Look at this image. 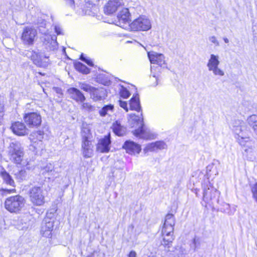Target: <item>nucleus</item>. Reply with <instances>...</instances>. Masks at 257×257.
I'll return each mask as SVG.
<instances>
[{
  "mask_svg": "<svg viewBox=\"0 0 257 257\" xmlns=\"http://www.w3.org/2000/svg\"><path fill=\"white\" fill-rule=\"evenodd\" d=\"M119 106L123 108L126 111H128L127 103L126 101L119 100Z\"/></svg>",
  "mask_w": 257,
  "mask_h": 257,
  "instance_id": "nucleus-45",
  "label": "nucleus"
},
{
  "mask_svg": "<svg viewBox=\"0 0 257 257\" xmlns=\"http://www.w3.org/2000/svg\"><path fill=\"white\" fill-rule=\"evenodd\" d=\"M122 0H109L104 7V12L107 15H111L115 12L120 7Z\"/></svg>",
  "mask_w": 257,
  "mask_h": 257,
  "instance_id": "nucleus-22",
  "label": "nucleus"
},
{
  "mask_svg": "<svg viewBox=\"0 0 257 257\" xmlns=\"http://www.w3.org/2000/svg\"><path fill=\"white\" fill-rule=\"evenodd\" d=\"M120 95L123 98H127L130 96L131 93L126 88L122 87L120 91Z\"/></svg>",
  "mask_w": 257,
  "mask_h": 257,
  "instance_id": "nucleus-37",
  "label": "nucleus"
},
{
  "mask_svg": "<svg viewBox=\"0 0 257 257\" xmlns=\"http://www.w3.org/2000/svg\"><path fill=\"white\" fill-rule=\"evenodd\" d=\"M153 77L155 78V82L153 84H152V86L154 87H156L159 83V79L158 77H156V76L155 75H153Z\"/></svg>",
  "mask_w": 257,
  "mask_h": 257,
  "instance_id": "nucleus-52",
  "label": "nucleus"
},
{
  "mask_svg": "<svg viewBox=\"0 0 257 257\" xmlns=\"http://www.w3.org/2000/svg\"><path fill=\"white\" fill-rule=\"evenodd\" d=\"M223 40L225 43H229V40L227 38H224Z\"/></svg>",
  "mask_w": 257,
  "mask_h": 257,
  "instance_id": "nucleus-55",
  "label": "nucleus"
},
{
  "mask_svg": "<svg viewBox=\"0 0 257 257\" xmlns=\"http://www.w3.org/2000/svg\"><path fill=\"white\" fill-rule=\"evenodd\" d=\"M112 129L114 134L119 137L123 136L126 133V127L121 125L118 120L113 123Z\"/></svg>",
  "mask_w": 257,
  "mask_h": 257,
  "instance_id": "nucleus-24",
  "label": "nucleus"
},
{
  "mask_svg": "<svg viewBox=\"0 0 257 257\" xmlns=\"http://www.w3.org/2000/svg\"><path fill=\"white\" fill-rule=\"evenodd\" d=\"M0 176L2 178L4 182L12 187H15V183L10 174L4 169L0 173Z\"/></svg>",
  "mask_w": 257,
  "mask_h": 257,
  "instance_id": "nucleus-26",
  "label": "nucleus"
},
{
  "mask_svg": "<svg viewBox=\"0 0 257 257\" xmlns=\"http://www.w3.org/2000/svg\"><path fill=\"white\" fill-rule=\"evenodd\" d=\"M34 23L38 25L40 32L45 35L43 41L45 49L48 51L57 50L58 48L57 37L55 35H48V30L45 29L46 21L43 19L38 18Z\"/></svg>",
  "mask_w": 257,
  "mask_h": 257,
  "instance_id": "nucleus-5",
  "label": "nucleus"
},
{
  "mask_svg": "<svg viewBox=\"0 0 257 257\" xmlns=\"http://www.w3.org/2000/svg\"><path fill=\"white\" fill-rule=\"evenodd\" d=\"M4 115V105L0 103V125L2 124V121Z\"/></svg>",
  "mask_w": 257,
  "mask_h": 257,
  "instance_id": "nucleus-46",
  "label": "nucleus"
},
{
  "mask_svg": "<svg viewBox=\"0 0 257 257\" xmlns=\"http://www.w3.org/2000/svg\"><path fill=\"white\" fill-rule=\"evenodd\" d=\"M15 191V189H4L2 188L1 189V191L3 195H5L6 194H10Z\"/></svg>",
  "mask_w": 257,
  "mask_h": 257,
  "instance_id": "nucleus-47",
  "label": "nucleus"
},
{
  "mask_svg": "<svg viewBox=\"0 0 257 257\" xmlns=\"http://www.w3.org/2000/svg\"><path fill=\"white\" fill-rule=\"evenodd\" d=\"M209 40L210 42L215 44L216 46H219V43L215 36H211L209 37Z\"/></svg>",
  "mask_w": 257,
  "mask_h": 257,
  "instance_id": "nucleus-49",
  "label": "nucleus"
},
{
  "mask_svg": "<svg viewBox=\"0 0 257 257\" xmlns=\"http://www.w3.org/2000/svg\"><path fill=\"white\" fill-rule=\"evenodd\" d=\"M122 148L125 150L127 153L131 155L138 154L141 151V146L131 140L126 141L123 144Z\"/></svg>",
  "mask_w": 257,
  "mask_h": 257,
  "instance_id": "nucleus-19",
  "label": "nucleus"
},
{
  "mask_svg": "<svg viewBox=\"0 0 257 257\" xmlns=\"http://www.w3.org/2000/svg\"><path fill=\"white\" fill-rule=\"evenodd\" d=\"M80 59L84 62L86 63L90 66H93V63L92 61L90 58L85 56L83 53L81 54L80 56Z\"/></svg>",
  "mask_w": 257,
  "mask_h": 257,
  "instance_id": "nucleus-36",
  "label": "nucleus"
},
{
  "mask_svg": "<svg viewBox=\"0 0 257 257\" xmlns=\"http://www.w3.org/2000/svg\"><path fill=\"white\" fill-rule=\"evenodd\" d=\"M54 220L48 217L45 218L42 223L41 233L43 236L51 238L54 227Z\"/></svg>",
  "mask_w": 257,
  "mask_h": 257,
  "instance_id": "nucleus-14",
  "label": "nucleus"
},
{
  "mask_svg": "<svg viewBox=\"0 0 257 257\" xmlns=\"http://www.w3.org/2000/svg\"><path fill=\"white\" fill-rule=\"evenodd\" d=\"M26 200L24 197L16 195L7 198L5 201V207L11 213H19L24 207Z\"/></svg>",
  "mask_w": 257,
  "mask_h": 257,
  "instance_id": "nucleus-6",
  "label": "nucleus"
},
{
  "mask_svg": "<svg viewBox=\"0 0 257 257\" xmlns=\"http://www.w3.org/2000/svg\"><path fill=\"white\" fill-rule=\"evenodd\" d=\"M25 55L39 67L46 68L50 63L49 56L39 50L27 51Z\"/></svg>",
  "mask_w": 257,
  "mask_h": 257,
  "instance_id": "nucleus-8",
  "label": "nucleus"
},
{
  "mask_svg": "<svg viewBox=\"0 0 257 257\" xmlns=\"http://www.w3.org/2000/svg\"><path fill=\"white\" fill-rule=\"evenodd\" d=\"M40 172L45 178H48L49 180H53L58 175L54 165L51 163L47 164L44 167H41Z\"/></svg>",
  "mask_w": 257,
  "mask_h": 257,
  "instance_id": "nucleus-15",
  "label": "nucleus"
},
{
  "mask_svg": "<svg viewBox=\"0 0 257 257\" xmlns=\"http://www.w3.org/2000/svg\"><path fill=\"white\" fill-rule=\"evenodd\" d=\"M97 7L89 3H86L83 8L77 10V13L80 15L94 16L97 12Z\"/></svg>",
  "mask_w": 257,
  "mask_h": 257,
  "instance_id": "nucleus-20",
  "label": "nucleus"
},
{
  "mask_svg": "<svg viewBox=\"0 0 257 257\" xmlns=\"http://www.w3.org/2000/svg\"><path fill=\"white\" fill-rule=\"evenodd\" d=\"M50 190V187L45 180L39 181L37 185L34 186L29 191L30 201L35 206L43 205L45 202V196Z\"/></svg>",
  "mask_w": 257,
  "mask_h": 257,
  "instance_id": "nucleus-1",
  "label": "nucleus"
},
{
  "mask_svg": "<svg viewBox=\"0 0 257 257\" xmlns=\"http://www.w3.org/2000/svg\"><path fill=\"white\" fill-rule=\"evenodd\" d=\"M83 149V155L84 158H88L91 157L93 153L92 148H86Z\"/></svg>",
  "mask_w": 257,
  "mask_h": 257,
  "instance_id": "nucleus-35",
  "label": "nucleus"
},
{
  "mask_svg": "<svg viewBox=\"0 0 257 257\" xmlns=\"http://www.w3.org/2000/svg\"><path fill=\"white\" fill-rule=\"evenodd\" d=\"M94 87H93L89 84L85 83H82L80 84V89L86 92H89L90 94L91 93Z\"/></svg>",
  "mask_w": 257,
  "mask_h": 257,
  "instance_id": "nucleus-33",
  "label": "nucleus"
},
{
  "mask_svg": "<svg viewBox=\"0 0 257 257\" xmlns=\"http://www.w3.org/2000/svg\"><path fill=\"white\" fill-rule=\"evenodd\" d=\"M67 93L70 98L78 103H83L86 100L84 94L79 89L75 87L69 88L67 89Z\"/></svg>",
  "mask_w": 257,
  "mask_h": 257,
  "instance_id": "nucleus-16",
  "label": "nucleus"
},
{
  "mask_svg": "<svg viewBox=\"0 0 257 257\" xmlns=\"http://www.w3.org/2000/svg\"><path fill=\"white\" fill-rule=\"evenodd\" d=\"M106 96V91L102 87L99 88L94 87L90 93L91 98L95 101L104 99Z\"/></svg>",
  "mask_w": 257,
  "mask_h": 257,
  "instance_id": "nucleus-23",
  "label": "nucleus"
},
{
  "mask_svg": "<svg viewBox=\"0 0 257 257\" xmlns=\"http://www.w3.org/2000/svg\"><path fill=\"white\" fill-rule=\"evenodd\" d=\"M119 173H120V174H122V172L121 171H119Z\"/></svg>",
  "mask_w": 257,
  "mask_h": 257,
  "instance_id": "nucleus-59",
  "label": "nucleus"
},
{
  "mask_svg": "<svg viewBox=\"0 0 257 257\" xmlns=\"http://www.w3.org/2000/svg\"><path fill=\"white\" fill-rule=\"evenodd\" d=\"M15 179L19 182L27 180L29 177V175L25 169H21L14 173Z\"/></svg>",
  "mask_w": 257,
  "mask_h": 257,
  "instance_id": "nucleus-27",
  "label": "nucleus"
},
{
  "mask_svg": "<svg viewBox=\"0 0 257 257\" xmlns=\"http://www.w3.org/2000/svg\"><path fill=\"white\" fill-rule=\"evenodd\" d=\"M54 30L57 35H63L62 29L59 25H55Z\"/></svg>",
  "mask_w": 257,
  "mask_h": 257,
  "instance_id": "nucleus-43",
  "label": "nucleus"
},
{
  "mask_svg": "<svg viewBox=\"0 0 257 257\" xmlns=\"http://www.w3.org/2000/svg\"><path fill=\"white\" fill-rule=\"evenodd\" d=\"M155 146H156V149H163L165 148V143L163 141H157L155 142Z\"/></svg>",
  "mask_w": 257,
  "mask_h": 257,
  "instance_id": "nucleus-44",
  "label": "nucleus"
},
{
  "mask_svg": "<svg viewBox=\"0 0 257 257\" xmlns=\"http://www.w3.org/2000/svg\"><path fill=\"white\" fill-rule=\"evenodd\" d=\"M212 169L214 170L215 171V175H216L218 173L216 171V168L215 167L214 168V166L213 165H209L208 166H207V167H206V172H207V174L208 176H211L212 174L210 172H211Z\"/></svg>",
  "mask_w": 257,
  "mask_h": 257,
  "instance_id": "nucleus-41",
  "label": "nucleus"
},
{
  "mask_svg": "<svg viewBox=\"0 0 257 257\" xmlns=\"http://www.w3.org/2000/svg\"><path fill=\"white\" fill-rule=\"evenodd\" d=\"M137 253L135 251L132 250L130 252L128 256V257H136Z\"/></svg>",
  "mask_w": 257,
  "mask_h": 257,
  "instance_id": "nucleus-53",
  "label": "nucleus"
},
{
  "mask_svg": "<svg viewBox=\"0 0 257 257\" xmlns=\"http://www.w3.org/2000/svg\"><path fill=\"white\" fill-rule=\"evenodd\" d=\"M67 5L71 7L72 9L75 8L74 0H65Z\"/></svg>",
  "mask_w": 257,
  "mask_h": 257,
  "instance_id": "nucleus-51",
  "label": "nucleus"
},
{
  "mask_svg": "<svg viewBox=\"0 0 257 257\" xmlns=\"http://www.w3.org/2000/svg\"><path fill=\"white\" fill-rule=\"evenodd\" d=\"M37 35V32L36 29L32 27H26L23 30L21 39L24 45L31 46L34 44Z\"/></svg>",
  "mask_w": 257,
  "mask_h": 257,
  "instance_id": "nucleus-12",
  "label": "nucleus"
},
{
  "mask_svg": "<svg viewBox=\"0 0 257 257\" xmlns=\"http://www.w3.org/2000/svg\"><path fill=\"white\" fill-rule=\"evenodd\" d=\"M89 137L88 135H82V148H92L91 143L88 140Z\"/></svg>",
  "mask_w": 257,
  "mask_h": 257,
  "instance_id": "nucleus-32",
  "label": "nucleus"
},
{
  "mask_svg": "<svg viewBox=\"0 0 257 257\" xmlns=\"http://www.w3.org/2000/svg\"><path fill=\"white\" fill-rule=\"evenodd\" d=\"M148 56L151 64H156L160 67H163L165 65V57L161 53L155 52H150Z\"/></svg>",
  "mask_w": 257,
  "mask_h": 257,
  "instance_id": "nucleus-21",
  "label": "nucleus"
},
{
  "mask_svg": "<svg viewBox=\"0 0 257 257\" xmlns=\"http://www.w3.org/2000/svg\"><path fill=\"white\" fill-rule=\"evenodd\" d=\"M210 71H212L213 73L215 75H219V76H223L224 75V72L218 68V66H217L215 68H213L212 69L209 70Z\"/></svg>",
  "mask_w": 257,
  "mask_h": 257,
  "instance_id": "nucleus-38",
  "label": "nucleus"
},
{
  "mask_svg": "<svg viewBox=\"0 0 257 257\" xmlns=\"http://www.w3.org/2000/svg\"><path fill=\"white\" fill-rule=\"evenodd\" d=\"M86 257H95L94 256V251L91 254L88 255Z\"/></svg>",
  "mask_w": 257,
  "mask_h": 257,
  "instance_id": "nucleus-54",
  "label": "nucleus"
},
{
  "mask_svg": "<svg viewBox=\"0 0 257 257\" xmlns=\"http://www.w3.org/2000/svg\"><path fill=\"white\" fill-rule=\"evenodd\" d=\"M114 109V106L111 104L105 105L101 109L99 110V113L101 116H105L106 115H110Z\"/></svg>",
  "mask_w": 257,
  "mask_h": 257,
  "instance_id": "nucleus-29",
  "label": "nucleus"
},
{
  "mask_svg": "<svg viewBox=\"0 0 257 257\" xmlns=\"http://www.w3.org/2000/svg\"><path fill=\"white\" fill-rule=\"evenodd\" d=\"M152 28L150 20L145 15L140 16L135 19L130 25L132 31H147Z\"/></svg>",
  "mask_w": 257,
  "mask_h": 257,
  "instance_id": "nucleus-9",
  "label": "nucleus"
},
{
  "mask_svg": "<svg viewBox=\"0 0 257 257\" xmlns=\"http://www.w3.org/2000/svg\"><path fill=\"white\" fill-rule=\"evenodd\" d=\"M44 133L43 131H38L35 133H33V135H31V136H35L37 138V140L41 141L43 139Z\"/></svg>",
  "mask_w": 257,
  "mask_h": 257,
  "instance_id": "nucleus-39",
  "label": "nucleus"
},
{
  "mask_svg": "<svg viewBox=\"0 0 257 257\" xmlns=\"http://www.w3.org/2000/svg\"><path fill=\"white\" fill-rule=\"evenodd\" d=\"M110 144L111 137L110 134H108L99 141L97 145V150L100 153H107L110 150Z\"/></svg>",
  "mask_w": 257,
  "mask_h": 257,
  "instance_id": "nucleus-18",
  "label": "nucleus"
},
{
  "mask_svg": "<svg viewBox=\"0 0 257 257\" xmlns=\"http://www.w3.org/2000/svg\"><path fill=\"white\" fill-rule=\"evenodd\" d=\"M39 74H40V75H44V74H43V73H41V72H39Z\"/></svg>",
  "mask_w": 257,
  "mask_h": 257,
  "instance_id": "nucleus-58",
  "label": "nucleus"
},
{
  "mask_svg": "<svg viewBox=\"0 0 257 257\" xmlns=\"http://www.w3.org/2000/svg\"><path fill=\"white\" fill-rule=\"evenodd\" d=\"M134 8H124L120 11L117 16V20H115V24L123 29L130 28V17L131 13L133 12Z\"/></svg>",
  "mask_w": 257,
  "mask_h": 257,
  "instance_id": "nucleus-10",
  "label": "nucleus"
},
{
  "mask_svg": "<svg viewBox=\"0 0 257 257\" xmlns=\"http://www.w3.org/2000/svg\"><path fill=\"white\" fill-rule=\"evenodd\" d=\"M24 155V148L19 143L13 142L10 144L8 150V156L10 160L17 166L26 167L28 170L33 169L30 166L28 159H25Z\"/></svg>",
  "mask_w": 257,
  "mask_h": 257,
  "instance_id": "nucleus-2",
  "label": "nucleus"
},
{
  "mask_svg": "<svg viewBox=\"0 0 257 257\" xmlns=\"http://www.w3.org/2000/svg\"><path fill=\"white\" fill-rule=\"evenodd\" d=\"M244 123H245L243 121H241L239 119H234L232 121L231 125L232 128H234V127L239 126L240 125H242Z\"/></svg>",
  "mask_w": 257,
  "mask_h": 257,
  "instance_id": "nucleus-42",
  "label": "nucleus"
},
{
  "mask_svg": "<svg viewBox=\"0 0 257 257\" xmlns=\"http://www.w3.org/2000/svg\"><path fill=\"white\" fill-rule=\"evenodd\" d=\"M56 89H57V92L58 93H60L61 89L59 88H56Z\"/></svg>",
  "mask_w": 257,
  "mask_h": 257,
  "instance_id": "nucleus-56",
  "label": "nucleus"
},
{
  "mask_svg": "<svg viewBox=\"0 0 257 257\" xmlns=\"http://www.w3.org/2000/svg\"><path fill=\"white\" fill-rule=\"evenodd\" d=\"M220 192L209 184V186H203V199L208 204H213L214 202H219V196Z\"/></svg>",
  "mask_w": 257,
  "mask_h": 257,
  "instance_id": "nucleus-11",
  "label": "nucleus"
},
{
  "mask_svg": "<svg viewBox=\"0 0 257 257\" xmlns=\"http://www.w3.org/2000/svg\"><path fill=\"white\" fill-rule=\"evenodd\" d=\"M147 149L150 151H154L156 149V146H155V142L149 144L147 146Z\"/></svg>",
  "mask_w": 257,
  "mask_h": 257,
  "instance_id": "nucleus-48",
  "label": "nucleus"
},
{
  "mask_svg": "<svg viewBox=\"0 0 257 257\" xmlns=\"http://www.w3.org/2000/svg\"><path fill=\"white\" fill-rule=\"evenodd\" d=\"M175 224V218L172 213H168L165 216V219L162 230L163 237L162 244L164 246L170 247V245L174 239V226Z\"/></svg>",
  "mask_w": 257,
  "mask_h": 257,
  "instance_id": "nucleus-4",
  "label": "nucleus"
},
{
  "mask_svg": "<svg viewBox=\"0 0 257 257\" xmlns=\"http://www.w3.org/2000/svg\"><path fill=\"white\" fill-rule=\"evenodd\" d=\"M128 123L131 127L135 128L132 131L135 136L144 139L151 138L149 130L146 127L144 122L142 112L139 115H136L135 113L130 114Z\"/></svg>",
  "mask_w": 257,
  "mask_h": 257,
  "instance_id": "nucleus-3",
  "label": "nucleus"
},
{
  "mask_svg": "<svg viewBox=\"0 0 257 257\" xmlns=\"http://www.w3.org/2000/svg\"><path fill=\"white\" fill-rule=\"evenodd\" d=\"M251 191L252 194V196L257 202V182L254 183L251 187Z\"/></svg>",
  "mask_w": 257,
  "mask_h": 257,
  "instance_id": "nucleus-40",
  "label": "nucleus"
},
{
  "mask_svg": "<svg viewBox=\"0 0 257 257\" xmlns=\"http://www.w3.org/2000/svg\"><path fill=\"white\" fill-rule=\"evenodd\" d=\"M83 135H88V136L89 137L90 135V130L87 127H83L82 130V136Z\"/></svg>",
  "mask_w": 257,
  "mask_h": 257,
  "instance_id": "nucleus-50",
  "label": "nucleus"
},
{
  "mask_svg": "<svg viewBox=\"0 0 257 257\" xmlns=\"http://www.w3.org/2000/svg\"><path fill=\"white\" fill-rule=\"evenodd\" d=\"M10 128L14 134L19 136H25L29 133V130L25 124L18 121L13 122Z\"/></svg>",
  "mask_w": 257,
  "mask_h": 257,
  "instance_id": "nucleus-17",
  "label": "nucleus"
},
{
  "mask_svg": "<svg viewBox=\"0 0 257 257\" xmlns=\"http://www.w3.org/2000/svg\"><path fill=\"white\" fill-rule=\"evenodd\" d=\"M153 67H154V66H151V71H152V69H153Z\"/></svg>",
  "mask_w": 257,
  "mask_h": 257,
  "instance_id": "nucleus-57",
  "label": "nucleus"
},
{
  "mask_svg": "<svg viewBox=\"0 0 257 257\" xmlns=\"http://www.w3.org/2000/svg\"><path fill=\"white\" fill-rule=\"evenodd\" d=\"M219 56L214 54H211L210 59L207 64L208 70L212 69L219 65Z\"/></svg>",
  "mask_w": 257,
  "mask_h": 257,
  "instance_id": "nucleus-28",
  "label": "nucleus"
},
{
  "mask_svg": "<svg viewBox=\"0 0 257 257\" xmlns=\"http://www.w3.org/2000/svg\"><path fill=\"white\" fill-rule=\"evenodd\" d=\"M232 130L238 143L244 148V151L247 153L251 152L252 148H250L251 142L245 123L232 128Z\"/></svg>",
  "mask_w": 257,
  "mask_h": 257,
  "instance_id": "nucleus-7",
  "label": "nucleus"
},
{
  "mask_svg": "<svg viewBox=\"0 0 257 257\" xmlns=\"http://www.w3.org/2000/svg\"><path fill=\"white\" fill-rule=\"evenodd\" d=\"M130 107L131 110H136L138 112H142L139 96L138 94L134 95L132 98L130 99Z\"/></svg>",
  "mask_w": 257,
  "mask_h": 257,
  "instance_id": "nucleus-25",
  "label": "nucleus"
},
{
  "mask_svg": "<svg viewBox=\"0 0 257 257\" xmlns=\"http://www.w3.org/2000/svg\"><path fill=\"white\" fill-rule=\"evenodd\" d=\"M24 119L29 127L39 126L42 122L41 115L36 112L26 113L24 115Z\"/></svg>",
  "mask_w": 257,
  "mask_h": 257,
  "instance_id": "nucleus-13",
  "label": "nucleus"
},
{
  "mask_svg": "<svg viewBox=\"0 0 257 257\" xmlns=\"http://www.w3.org/2000/svg\"><path fill=\"white\" fill-rule=\"evenodd\" d=\"M74 67L77 71L83 74H87L90 73V69L80 62H76Z\"/></svg>",
  "mask_w": 257,
  "mask_h": 257,
  "instance_id": "nucleus-30",
  "label": "nucleus"
},
{
  "mask_svg": "<svg viewBox=\"0 0 257 257\" xmlns=\"http://www.w3.org/2000/svg\"><path fill=\"white\" fill-rule=\"evenodd\" d=\"M200 245V238L195 236L193 240L192 243L191 245V247L192 248L194 251L199 247Z\"/></svg>",
  "mask_w": 257,
  "mask_h": 257,
  "instance_id": "nucleus-34",
  "label": "nucleus"
},
{
  "mask_svg": "<svg viewBox=\"0 0 257 257\" xmlns=\"http://www.w3.org/2000/svg\"><path fill=\"white\" fill-rule=\"evenodd\" d=\"M248 124L252 128L254 133L257 135V115H251L247 118Z\"/></svg>",
  "mask_w": 257,
  "mask_h": 257,
  "instance_id": "nucleus-31",
  "label": "nucleus"
}]
</instances>
